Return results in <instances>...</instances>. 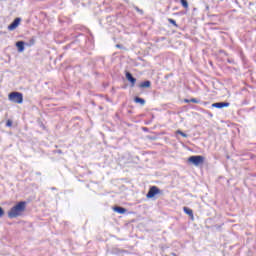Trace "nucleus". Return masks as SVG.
I'll return each mask as SVG.
<instances>
[{
  "mask_svg": "<svg viewBox=\"0 0 256 256\" xmlns=\"http://www.w3.org/2000/svg\"><path fill=\"white\" fill-rule=\"evenodd\" d=\"M9 101H12V103H23V94L21 92H12L8 96Z\"/></svg>",
  "mask_w": 256,
  "mask_h": 256,
  "instance_id": "3",
  "label": "nucleus"
},
{
  "mask_svg": "<svg viewBox=\"0 0 256 256\" xmlns=\"http://www.w3.org/2000/svg\"><path fill=\"white\" fill-rule=\"evenodd\" d=\"M116 47H121V45L117 44Z\"/></svg>",
  "mask_w": 256,
  "mask_h": 256,
  "instance_id": "22",
  "label": "nucleus"
},
{
  "mask_svg": "<svg viewBox=\"0 0 256 256\" xmlns=\"http://www.w3.org/2000/svg\"><path fill=\"white\" fill-rule=\"evenodd\" d=\"M229 102H217L212 104V107H215L216 109H223V107H229Z\"/></svg>",
  "mask_w": 256,
  "mask_h": 256,
  "instance_id": "6",
  "label": "nucleus"
},
{
  "mask_svg": "<svg viewBox=\"0 0 256 256\" xmlns=\"http://www.w3.org/2000/svg\"><path fill=\"white\" fill-rule=\"evenodd\" d=\"M180 3L182 7H184V9H189V3L187 2V0H180Z\"/></svg>",
  "mask_w": 256,
  "mask_h": 256,
  "instance_id": "13",
  "label": "nucleus"
},
{
  "mask_svg": "<svg viewBox=\"0 0 256 256\" xmlns=\"http://www.w3.org/2000/svg\"><path fill=\"white\" fill-rule=\"evenodd\" d=\"M169 23H171V25H174V27H177V22L174 19H168Z\"/></svg>",
  "mask_w": 256,
  "mask_h": 256,
  "instance_id": "15",
  "label": "nucleus"
},
{
  "mask_svg": "<svg viewBox=\"0 0 256 256\" xmlns=\"http://www.w3.org/2000/svg\"><path fill=\"white\" fill-rule=\"evenodd\" d=\"M26 203L21 201L14 207L10 209L8 212L9 219H17V217H21L23 213L25 212Z\"/></svg>",
  "mask_w": 256,
  "mask_h": 256,
  "instance_id": "1",
  "label": "nucleus"
},
{
  "mask_svg": "<svg viewBox=\"0 0 256 256\" xmlns=\"http://www.w3.org/2000/svg\"><path fill=\"white\" fill-rule=\"evenodd\" d=\"M3 215H5V211L0 207V218L3 217Z\"/></svg>",
  "mask_w": 256,
  "mask_h": 256,
  "instance_id": "18",
  "label": "nucleus"
},
{
  "mask_svg": "<svg viewBox=\"0 0 256 256\" xmlns=\"http://www.w3.org/2000/svg\"><path fill=\"white\" fill-rule=\"evenodd\" d=\"M126 79H128V81H130L132 85H135V83L137 82V79H135L133 75L129 72L126 73Z\"/></svg>",
  "mask_w": 256,
  "mask_h": 256,
  "instance_id": "8",
  "label": "nucleus"
},
{
  "mask_svg": "<svg viewBox=\"0 0 256 256\" xmlns=\"http://www.w3.org/2000/svg\"><path fill=\"white\" fill-rule=\"evenodd\" d=\"M190 102L191 103H200L201 101L199 99L192 98V99H190Z\"/></svg>",
  "mask_w": 256,
  "mask_h": 256,
  "instance_id": "17",
  "label": "nucleus"
},
{
  "mask_svg": "<svg viewBox=\"0 0 256 256\" xmlns=\"http://www.w3.org/2000/svg\"><path fill=\"white\" fill-rule=\"evenodd\" d=\"M157 193H159V188H157L156 186H152L150 188V190L148 191L146 197L148 199H153V197H155L157 195Z\"/></svg>",
  "mask_w": 256,
  "mask_h": 256,
  "instance_id": "4",
  "label": "nucleus"
},
{
  "mask_svg": "<svg viewBox=\"0 0 256 256\" xmlns=\"http://www.w3.org/2000/svg\"><path fill=\"white\" fill-rule=\"evenodd\" d=\"M35 45V39L31 38L28 42H26V47H33Z\"/></svg>",
  "mask_w": 256,
  "mask_h": 256,
  "instance_id": "14",
  "label": "nucleus"
},
{
  "mask_svg": "<svg viewBox=\"0 0 256 256\" xmlns=\"http://www.w3.org/2000/svg\"><path fill=\"white\" fill-rule=\"evenodd\" d=\"M11 125H13V122H11V120H8V121L6 122V126H7V127H11Z\"/></svg>",
  "mask_w": 256,
  "mask_h": 256,
  "instance_id": "19",
  "label": "nucleus"
},
{
  "mask_svg": "<svg viewBox=\"0 0 256 256\" xmlns=\"http://www.w3.org/2000/svg\"><path fill=\"white\" fill-rule=\"evenodd\" d=\"M116 213H120V215H123V213H126V209L123 207H116L115 208Z\"/></svg>",
  "mask_w": 256,
  "mask_h": 256,
  "instance_id": "10",
  "label": "nucleus"
},
{
  "mask_svg": "<svg viewBox=\"0 0 256 256\" xmlns=\"http://www.w3.org/2000/svg\"><path fill=\"white\" fill-rule=\"evenodd\" d=\"M135 103H140V105H145V99L136 97L134 99Z\"/></svg>",
  "mask_w": 256,
  "mask_h": 256,
  "instance_id": "11",
  "label": "nucleus"
},
{
  "mask_svg": "<svg viewBox=\"0 0 256 256\" xmlns=\"http://www.w3.org/2000/svg\"><path fill=\"white\" fill-rule=\"evenodd\" d=\"M19 23H21V18H16L9 26V31H15L16 27H19Z\"/></svg>",
  "mask_w": 256,
  "mask_h": 256,
  "instance_id": "5",
  "label": "nucleus"
},
{
  "mask_svg": "<svg viewBox=\"0 0 256 256\" xmlns=\"http://www.w3.org/2000/svg\"><path fill=\"white\" fill-rule=\"evenodd\" d=\"M25 45H26V43L24 41H18L16 43V47H17L19 53H23V51H25Z\"/></svg>",
  "mask_w": 256,
  "mask_h": 256,
  "instance_id": "7",
  "label": "nucleus"
},
{
  "mask_svg": "<svg viewBox=\"0 0 256 256\" xmlns=\"http://www.w3.org/2000/svg\"><path fill=\"white\" fill-rule=\"evenodd\" d=\"M137 9V11H139L140 13H142V11L141 10H139V8H136Z\"/></svg>",
  "mask_w": 256,
  "mask_h": 256,
  "instance_id": "21",
  "label": "nucleus"
},
{
  "mask_svg": "<svg viewBox=\"0 0 256 256\" xmlns=\"http://www.w3.org/2000/svg\"><path fill=\"white\" fill-rule=\"evenodd\" d=\"M177 135H181L182 137H187V134H185L183 131L178 130L176 131Z\"/></svg>",
  "mask_w": 256,
  "mask_h": 256,
  "instance_id": "16",
  "label": "nucleus"
},
{
  "mask_svg": "<svg viewBox=\"0 0 256 256\" xmlns=\"http://www.w3.org/2000/svg\"><path fill=\"white\" fill-rule=\"evenodd\" d=\"M184 103H191V99H185Z\"/></svg>",
  "mask_w": 256,
  "mask_h": 256,
  "instance_id": "20",
  "label": "nucleus"
},
{
  "mask_svg": "<svg viewBox=\"0 0 256 256\" xmlns=\"http://www.w3.org/2000/svg\"><path fill=\"white\" fill-rule=\"evenodd\" d=\"M140 87H143V88L151 87V81L147 80V81L142 82L140 84Z\"/></svg>",
  "mask_w": 256,
  "mask_h": 256,
  "instance_id": "9",
  "label": "nucleus"
},
{
  "mask_svg": "<svg viewBox=\"0 0 256 256\" xmlns=\"http://www.w3.org/2000/svg\"><path fill=\"white\" fill-rule=\"evenodd\" d=\"M188 163H192L195 167H199V165H203V163H205V157L202 155L190 156L188 158Z\"/></svg>",
  "mask_w": 256,
  "mask_h": 256,
  "instance_id": "2",
  "label": "nucleus"
},
{
  "mask_svg": "<svg viewBox=\"0 0 256 256\" xmlns=\"http://www.w3.org/2000/svg\"><path fill=\"white\" fill-rule=\"evenodd\" d=\"M183 210H184V213H186V215H190L191 217H193V210L187 207H184Z\"/></svg>",
  "mask_w": 256,
  "mask_h": 256,
  "instance_id": "12",
  "label": "nucleus"
}]
</instances>
